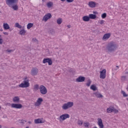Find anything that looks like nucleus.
<instances>
[{
    "label": "nucleus",
    "mask_w": 128,
    "mask_h": 128,
    "mask_svg": "<svg viewBox=\"0 0 128 128\" xmlns=\"http://www.w3.org/2000/svg\"><path fill=\"white\" fill-rule=\"evenodd\" d=\"M93 14H98V12H93Z\"/></svg>",
    "instance_id": "obj_45"
},
{
    "label": "nucleus",
    "mask_w": 128,
    "mask_h": 128,
    "mask_svg": "<svg viewBox=\"0 0 128 128\" xmlns=\"http://www.w3.org/2000/svg\"><path fill=\"white\" fill-rule=\"evenodd\" d=\"M56 22L58 24H62V18H59L57 20Z\"/></svg>",
    "instance_id": "obj_23"
},
{
    "label": "nucleus",
    "mask_w": 128,
    "mask_h": 128,
    "mask_svg": "<svg viewBox=\"0 0 128 128\" xmlns=\"http://www.w3.org/2000/svg\"><path fill=\"white\" fill-rule=\"evenodd\" d=\"M1 30V32H2V30Z\"/></svg>",
    "instance_id": "obj_51"
},
{
    "label": "nucleus",
    "mask_w": 128,
    "mask_h": 128,
    "mask_svg": "<svg viewBox=\"0 0 128 128\" xmlns=\"http://www.w3.org/2000/svg\"><path fill=\"white\" fill-rule=\"evenodd\" d=\"M54 4H52V2H48L47 4H46V6H48V8H52V5Z\"/></svg>",
    "instance_id": "obj_24"
},
{
    "label": "nucleus",
    "mask_w": 128,
    "mask_h": 128,
    "mask_svg": "<svg viewBox=\"0 0 128 128\" xmlns=\"http://www.w3.org/2000/svg\"><path fill=\"white\" fill-rule=\"evenodd\" d=\"M52 18V14L50 13H48L47 14H46L43 17V20H44V22H47L48 20H50Z\"/></svg>",
    "instance_id": "obj_13"
},
{
    "label": "nucleus",
    "mask_w": 128,
    "mask_h": 128,
    "mask_svg": "<svg viewBox=\"0 0 128 128\" xmlns=\"http://www.w3.org/2000/svg\"><path fill=\"white\" fill-rule=\"evenodd\" d=\"M11 106L13 108H22V104H11Z\"/></svg>",
    "instance_id": "obj_10"
},
{
    "label": "nucleus",
    "mask_w": 128,
    "mask_h": 128,
    "mask_svg": "<svg viewBox=\"0 0 128 128\" xmlns=\"http://www.w3.org/2000/svg\"><path fill=\"white\" fill-rule=\"evenodd\" d=\"M14 102H20V97L19 96H15L13 98Z\"/></svg>",
    "instance_id": "obj_18"
},
{
    "label": "nucleus",
    "mask_w": 128,
    "mask_h": 128,
    "mask_svg": "<svg viewBox=\"0 0 128 128\" xmlns=\"http://www.w3.org/2000/svg\"><path fill=\"white\" fill-rule=\"evenodd\" d=\"M2 35H0V44H2Z\"/></svg>",
    "instance_id": "obj_37"
},
{
    "label": "nucleus",
    "mask_w": 128,
    "mask_h": 128,
    "mask_svg": "<svg viewBox=\"0 0 128 128\" xmlns=\"http://www.w3.org/2000/svg\"><path fill=\"white\" fill-rule=\"evenodd\" d=\"M6 4L11 8L14 10H18V6L16 4L18 0H6Z\"/></svg>",
    "instance_id": "obj_1"
},
{
    "label": "nucleus",
    "mask_w": 128,
    "mask_h": 128,
    "mask_svg": "<svg viewBox=\"0 0 128 128\" xmlns=\"http://www.w3.org/2000/svg\"><path fill=\"white\" fill-rule=\"evenodd\" d=\"M94 94L95 95L96 98H103L104 96H102V94H100V92H95L94 93Z\"/></svg>",
    "instance_id": "obj_17"
},
{
    "label": "nucleus",
    "mask_w": 128,
    "mask_h": 128,
    "mask_svg": "<svg viewBox=\"0 0 128 128\" xmlns=\"http://www.w3.org/2000/svg\"><path fill=\"white\" fill-rule=\"evenodd\" d=\"M50 32H52V34L53 32H54V30L53 29H52L50 30Z\"/></svg>",
    "instance_id": "obj_41"
},
{
    "label": "nucleus",
    "mask_w": 128,
    "mask_h": 128,
    "mask_svg": "<svg viewBox=\"0 0 128 128\" xmlns=\"http://www.w3.org/2000/svg\"><path fill=\"white\" fill-rule=\"evenodd\" d=\"M118 68H120V67L118 66H116V68H112V70H118Z\"/></svg>",
    "instance_id": "obj_36"
},
{
    "label": "nucleus",
    "mask_w": 128,
    "mask_h": 128,
    "mask_svg": "<svg viewBox=\"0 0 128 128\" xmlns=\"http://www.w3.org/2000/svg\"><path fill=\"white\" fill-rule=\"evenodd\" d=\"M26 128H30V127H28V126H27V127H26Z\"/></svg>",
    "instance_id": "obj_49"
},
{
    "label": "nucleus",
    "mask_w": 128,
    "mask_h": 128,
    "mask_svg": "<svg viewBox=\"0 0 128 128\" xmlns=\"http://www.w3.org/2000/svg\"><path fill=\"white\" fill-rule=\"evenodd\" d=\"M88 6L90 8H96V3L92 1L89 2Z\"/></svg>",
    "instance_id": "obj_16"
},
{
    "label": "nucleus",
    "mask_w": 128,
    "mask_h": 128,
    "mask_svg": "<svg viewBox=\"0 0 128 128\" xmlns=\"http://www.w3.org/2000/svg\"><path fill=\"white\" fill-rule=\"evenodd\" d=\"M66 118H70V114H64L60 116L59 120H60V122H62V121L64 120H66Z\"/></svg>",
    "instance_id": "obj_7"
},
{
    "label": "nucleus",
    "mask_w": 128,
    "mask_h": 128,
    "mask_svg": "<svg viewBox=\"0 0 128 128\" xmlns=\"http://www.w3.org/2000/svg\"><path fill=\"white\" fill-rule=\"evenodd\" d=\"M20 34L21 36H24V34H26V30H22L20 32Z\"/></svg>",
    "instance_id": "obj_27"
},
{
    "label": "nucleus",
    "mask_w": 128,
    "mask_h": 128,
    "mask_svg": "<svg viewBox=\"0 0 128 128\" xmlns=\"http://www.w3.org/2000/svg\"><path fill=\"white\" fill-rule=\"evenodd\" d=\"M16 28H22V26L20 25L18 23L16 24Z\"/></svg>",
    "instance_id": "obj_33"
},
{
    "label": "nucleus",
    "mask_w": 128,
    "mask_h": 128,
    "mask_svg": "<svg viewBox=\"0 0 128 128\" xmlns=\"http://www.w3.org/2000/svg\"><path fill=\"white\" fill-rule=\"evenodd\" d=\"M118 48V45L114 42H110L107 44L106 49L108 52H116Z\"/></svg>",
    "instance_id": "obj_2"
},
{
    "label": "nucleus",
    "mask_w": 128,
    "mask_h": 128,
    "mask_svg": "<svg viewBox=\"0 0 128 128\" xmlns=\"http://www.w3.org/2000/svg\"><path fill=\"white\" fill-rule=\"evenodd\" d=\"M92 84V81H90V80H88V82L86 84V85L87 86H90V84Z\"/></svg>",
    "instance_id": "obj_31"
},
{
    "label": "nucleus",
    "mask_w": 128,
    "mask_h": 128,
    "mask_svg": "<svg viewBox=\"0 0 128 128\" xmlns=\"http://www.w3.org/2000/svg\"><path fill=\"white\" fill-rule=\"evenodd\" d=\"M40 90L42 94H48V90L44 85H41L40 86Z\"/></svg>",
    "instance_id": "obj_6"
},
{
    "label": "nucleus",
    "mask_w": 128,
    "mask_h": 128,
    "mask_svg": "<svg viewBox=\"0 0 128 128\" xmlns=\"http://www.w3.org/2000/svg\"><path fill=\"white\" fill-rule=\"evenodd\" d=\"M86 80V78L82 76H80L76 79V82H82Z\"/></svg>",
    "instance_id": "obj_14"
},
{
    "label": "nucleus",
    "mask_w": 128,
    "mask_h": 128,
    "mask_svg": "<svg viewBox=\"0 0 128 128\" xmlns=\"http://www.w3.org/2000/svg\"><path fill=\"white\" fill-rule=\"evenodd\" d=\"M61 2H66V0H60Z\"/></svg>",
    "instance_id": "obj_46"
},
{
    "label": "nucleus",
    "mask_w": 128,
    "mask_h": 128,
    "mask_svg": "<svg viewBox=\"0 0 128 128\" xmlns=\"http://www.w3.org/2000/svg\"><path fill=\"white\" fill-rule=\"evenodd\" d=\"M6 52H14V50H6Z\"/></svg>",
    "instance_id": "obj_38"
},
{
    "label": "nucleus",
    "mask_w": 128,
    "mask_h": 128,
    "mask_svg": "<svg viewBox=\"0 0 128 128\" xmlns=\"http://www.w3.org/2000/svg\"><path fill=\"white\" fill-rule=\"evenodd\" d=\"M94 128H97L96 126L94 127Z\"/></svg>",
    "instance_id": "obj_50"
},
{
    "label": "nucleus",
    "mask_w": 128,
    "mask_h": 128,
    "mask_svg": "<svg viewBox=\"0 0 128 128\" xmlns=\"http://www.w3.org/2000/svg\"><path fill=\"white\" fill-rule=\"evenodd\" d=\"M4 34H6V36H8V32H4Z\"/></svg>",
    "instance_id": "obj_43"
},
{
    "label": "nucleus",
    "mask_w": 128,
    "mask_h": 128,
    "mask_svg": "<svg viewBox=\"0 0 128 128\" xmlns=\"http://www.w3.org/2000/svg\"><path fill=\"white\" fill-rule=\"evenodd\" d=\"M89 18H91V20H94L95 18H96V16L94 14H90Z\"/></svg>",
    "instance_id": "obj_21"
},
{
    "label": "nucleus",
    "mask_w": 128,
    "mask_h": 128,
    "mask_svg": "<svg viewBox=\"0 0 128 128\" xmlns=\"http://www.w3.org/2000/svg\"><path fill=\"white\" fill-rule=\"evenodd\" d=\"M84 126L85 128H88L90 126V123H88V122H84Z\"/></svg>",
    "instance_id": "obj_29"
},
{
    "label": "nucleus",
    "mask_w": 128,
    "mask_h": 128,
    "mask_svg": "<svg viewBox=\"0 0 128 128\" xmlns=\"http://www.w3.org/2000/svg\"><path fill=\"white\" fill-rule=\"evenodd\" d=\"M83 20L84 22H88L90 20V17L89 16H84L83 17Z\"/></svg>",
    "instance_id": "obj_22"
},
{
    "label": "nucleus",
    "mask_w": 128,
    "mask_h": 128,
    "mask_svg": "<svg viewBox=\"0 0 128 128\" xmlns=\"http://www.w3.org/2000/svg\"><path fill=\"white\" fill-rule=\"evenodd\" d=\"M5 105L6 106H10V103H6Z\"/></svg>",
    "instance_id": "obj_42"
},
{
    "label": "nucleus",
    "mask_w": 128,
    "mask_h": 128,
    "mask_svg": "<svg viewBox=\"0 0 128 128\" xmlns=\"http://www.w3.org/2000/svg\"><path fill=\"white\" fill-rule=\"evenodd\" d=\"M0 128H2V125H0Z\"/></svg>",
    "instance_id": "obj_47"
},
{
    "label": "nucleus",
    "mask_w": 128,
    "mask_h": 128,
    "mask_svg": "<svg viewBox=\"0 0 128 128\" xmlns=\"http://www.w3.org/2000/svg\"><path fill=\"white\" fill-rule=\"evenodd\" d=\"M90 90H96V86L94 85H92L90 88Z\"/></svg>",
    "instance_id": "obj_26"
},
{
    "label": "nucleus",
    "mask_w": 128,
    "mask_h": 128,
    "mask_svg": "<svg viewBox=\"0 0 128 128\" xmlns=\"http://www.w3.org/2000/svg\"><path fill=\"white\" fill-rule=\"evenodd\" d=\"M104 20H101L100 22V24H104Z\"/></svg>",
    "instance_id": "obj_40"
},
{
    "label": "nucleus",
    "mask_w": 128,
    "mask_h": 128,
    "mask_svg": "<svg viewBox=\"0 0 128 128\" xmlns=\"http://www.w3.org/2000/svg\"><path fill=\"white\" fill-rule=\"evenodd\" d=\"M109 38H110V33L106 34L103 36L102 40H108Z\"/></svg>",
    "instance_id": "obj_15"
},
{
    "label": "nucleus",
    "mask_w": 128,
    "mask_h": 128,
    "mask_svg": "<svg viewBox=\"0 0 128 128\" xmlns=\"http://www.w3.org/2000/svg\"><path fill=\"white\" fill-rule=\"evenodd\" d=\"M121 80L122 82H124L126 80V76H122Z\"/></svg>",
    "instance_id": "obj_34"
},
{
    "label": "nucleus",
    "mask_w": 128,
    "mask_h": 128,
    "mask_svg": "<svg viewBox=\"0 0 128 128\" xmlns=\"http://www.w3.org/2000/svg\"><path fill=\"white\" fill-rule=\"evenodd\" d=\"M100 78H102V80H104V78H106V69L103 70L100 72Z\"/></svg>",
    "instance_id": "obj_11"
},
{
    "label": "nucleus",
    "mask_w": 128,
    "mask_h": 128,
    "mask_svg": "<svg viewBox=\"0 0 128 128\" xmlns=\"http://www.w3.org/2000/svg\"><path fill=\"white\" fill-rule=\"evenodd\" d=\"M38 69L36 68H32L31 70L32 76H36L38 74Z\"/></svg>",
    "instance_id": "obj_12"
},
{
    "label": "nucleus",
    "mask_w": 128,
    "mask_h": 128,
    "mask_svg": "<svg viewBox=\"0 0 128 128\" xmlns=\"http://www.w3.org/2000/svg\"><path fill=\"white\" fill-rule=\"evenodd\" d=\"M33 26H34V24L32 23H29L27 25V28H28V30H30V28H32Z\"/></svg>",
    "instance_id": "obj_25"
},
{
    "label": "nucleus",
    "mask_w": 128,
    "mask_h": 128,
    "mask_svg": "<svg viewBox=\"0 0 128 128\" xmlns=\"http://www.w3.org/2000/svg\"><path fill=\"white\" fill-rule=\"evenodd\" d=\"M38 88H40L38 84H35L34 86V90H38Z\"/></svg>",
    "instance_id": "obj_28"
},
{
    "label": "nucleus",
    "mask_w": 128,
    "mask_h": 128,
    "mask_svg": "<svg viewBox=\"0 0 128 128\" xmlns=\"http://www.w3.org/2000/svg\"><path fill=\"white\" fill-rule=\"evenodd\" d=\"M74 0H66L67 2H72Z\"/></svg>",
    "instance_id": "obj_39"
},
{
    "label": "nucleus",
    "mask_w": 128,
    "mask_h": 128,
    "mask_svg": "<svg viewBox=\"0 0 128 128\" xmlns=\"http://www.w3.org/2000/svg\"><path fill=\"white\" fill-rule=\"evenodd\" d=\"M35 124H44V121L38 118L34 120Z\"/></svg>",
    "instance_id": "obj_20"
},
{
    "label": "nucleus",
    "mask_w": 128,
    "mask_h": 128,
    "mask_svg": "<svg viewBox=\"0 0 128 128\" xmlns=\"http://www.w3.org/2000/svg\"><path fill=\"white\" fill-rule=\"evenodd\" d=\"M43 64H46L48 62V66H52V60L50 58H44L42 61Z\"/></svg>",
    "instance_id": "obj_8"
},
{
    "label": "nucleus",
    "mask_w": 128,
    "mask_h": 128,
    "mask_svg": "<svg viewBox=\"0 0 128 128\" xmlns=\"http://www.w3.org/2000/svg\"><path fill=\"white\" fill-rule=\"evenodd\" d=\"M82 124H83V122L82 121V120H78V124L80 125V126H82Z\"/></svg>",
    "instance_id": "obj_35"
},
{
    "label": "nucleus",
    "mask_w": 128,
    "mask_h": 128,
    "mask_svg": "<svg viewBox=\"0 0 128 128\" xmlns=\"http://www.w3.org/2000/svg\"><path fill=\"white\" fill-rule=\"evenodd\" d=\"M44 102V100H42V98H38L37 100V101L34 104L35 106H40V104H42V103Z\"/></svg>",
    "instance_id": "obj_9"
},
{
    "label": "nucleus",
    "mask_w": 128,
    "mask_h": 128,
    "mask_svg": "<svg viewBox=\"0 0 128 128\" xmlns=\"http://www.w3.org/2000/svg\"><path fill=\"white\" fill-rule=\"evenodd\" d=\"M74 106V102H68L67 103L64 104L62 106V108L64 110H68V108H70Z\"/></svg>",
    "instance_id": "obj_4"
},
{
    "label": "nucleus",
    "mask_w": 128,
    "mask_h": 128,
    "mask_svg": "<svg viewBox=\"0 0 128 128\" xmlns=\"http://www.w3.org/2000/svg\"><path fill=\"white\" fill-rule=\"evenodd\" d=\"M3 28L4 30H10V25L7 23H4Z\"/></svg>",
    "instance_id": "obj_19"
},
{
    "label": "nucleus",
    "mask_w": 128,
    "mask_h": 128,
    "mask_svg": "<svg viewBox=\"0 0 128 128\" xmlns=\"http://www.w3.org/2000/svg\"><path fill=\"white\" fill-rule=\"evenodd\" d=\"M108 114H111V112H114L115 114H118V110L116 108H114V107L110 106L106 110Z\"/></svg>",
    "instance_id": "obj_5"
},
{
    "label": "nucleus",
    "mask_w": 128,
    "mask_h": 128,
    "mask_svg": "<svg viewBox=\"0 0 128 128\" xmlns=\"http://www.w3.org/2000/svg\"><path fill=\"white\" fill-rule=\"evenodd\" d=\"M102 18H106V13H104L102 14Z\"/></svg>",
    "instance_id": "obj_32"
},
{
    "label": "nucleus",
    "mask_w": 128,
    "mask_h": 128,
    "mask_svg": "<svg viewBox=\"0 0 128 128\" xmlns=\"http://www.w3.org/2000/svg\"><path fill=\"white\" fill-rule=\"evenodd\" d=\"M19 88H28L30 86V80L27 78H24L22 83L18 85Z\"/></svg>",
    "instance_id": "obj_3"
},
{
    "label": "nucleus",
    "mask_w": 128,
    "mask_h": 128,
    "mask_svg": "<svg viewBox=\"0 0 128 128\" xmlns=\"http://www.w3.org/2000/svg\"><path fill=\"white\" fill-rule=\"evenodd\" d=\"M67 26H68V28H71L70 24L68 25Z\"/></svg>",
    "instance_id": "obj_44"
},
{
    "label": "nucleus",
    "mask_w": 128,
    "mask_h": 128,
    "mask_svg": "<svg viewBox=\"0 0 128 128\" xmlns=\"http://www.w3.org/2000/svg\"><path fill=\"white\" fill-rule=\"evenodd\" d=\"M122 94H123V96H124V98H126V96H128V94H126V92H124V91L122 90Z\"/></svg>",
    "instance_id": "obj_30"
},
{
    "label": "nucleus",
    "mask_w": 128,
    "mask_h": 128,
    "mask_svg": "<svg viewBox=\"0 0 128 128\" xmlns=\"http://www.w3.org/2000/svg\"><path fill=\"white\" fill-rule=\"evenodd\" d=\"M0 110H2V106H0Z\"/></svg>",
    "instance_id": "obj_48"
}]
</instances>
